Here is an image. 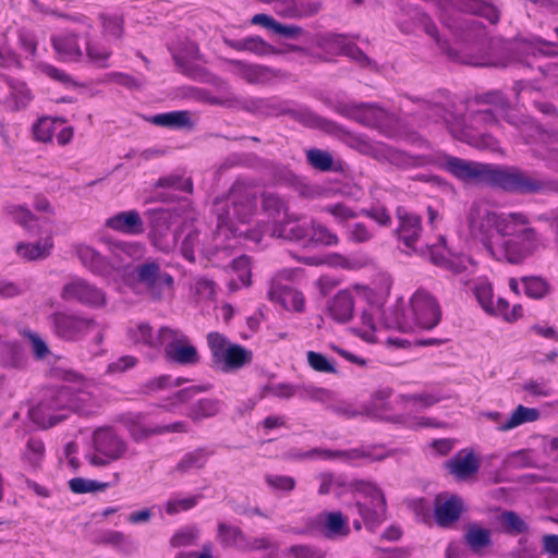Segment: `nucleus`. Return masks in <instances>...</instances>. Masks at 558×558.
<instances>
[{
  "instance_id": "1",
  "label": "nucleus",
  "mask_w": 558,
  "mask_h": 558,
  "mask_svg": "<svg viewBox=\"0 0 558 558\" xmlns=\"http://www.w3.org/2000/svg\"><path fill=\"white\" fill-rule=\"evenodd\" d=\"M445 167L453 177L469 184H486L519 194H558V179L537 178L514 167L502 168L458 157H448Z\"/></svg>"
},
{
  "instance_id": "2",
  "label": "nucleus",
  "mask_w": 558,
  "mask_h": 558,
  "mask_svg": "<svg viewBox=\"0 0 558 558\" xmlns=\"http://www.w3.org/2000/svg\"><path fill=\"white\" fill-rule=\"evenodd\" d=\"M78 398L68 387L49 389L37 408L34 415L43 427L48 428L65 420L69 412L80 411Z\"/></svg>"
},
{
  "instance_id": "3",
  "label": "nucleus",
  "mask_w": 558,
  "mask_h": 558,
  "mask_svg": "<svg viewBox=\"0 0 558 558\" xmlns=\"http://www.w3.org/2000/svg\"><path fill=\"white\" fill-rule=\"evenodd\" d=\"M52 333L66 342H78L98 328L93 316L71 312L56 311L48 317Z\"/></svg>"
},
{
  "instance_id": "4",
  "label": "nucleus",
  "mask_w": 558,
  "mask_h": 558,
  "mask_svg": "<svg viewBox=\"0 0 558 558\" xmlns=\"http://www.w3.org/2000/svg\"><path fill=\"white\" fill-rule=\"evenodd\" d=\"M352 485L354 486V492L361 494L366 499L365 501H356L357 512L365 525L374 530L386 520L387 504L385 495L373 483L354 481Z\"/></svg>"
},
{
  "instance_id": "5",
  "label": "nucleus",
  "mask_w": 558,
  "mask_h": 558,
  "mask_svg": "<svg viewBox=\"0 0 558 558\" xmlns=\"http://www.w3.org/2000/svg\"><path fill=\"white\" fill-rule=\"evenodd\" d=\"M502 213L493 211L487 205L474 203L469 211V228L471 234L478 239L486 251L495 258L497 247L492 243L494 231L499 234V223Z\"/></svg>"
},
{
  "instance_id": "6",
  "label": "nucleus",
  "mask_w": 558,
  "mask_h": 558,
  "mask_svg": "<svg viewBox=\"0 0 558 558\" xmlns=\"http://www.w3.org/2000/svg\"><path fill=\"white\" fill-rule=\"evenodd\" d=\"M94 453L88 461L95 466H105L124 457L128 450L126 441L111 428H98L93 434Z\"/></svg>"
},
{
  "instance_id": "7",
  "label": "nucleus",
  "mask_w": 558,
  "mask_h": 558,
  "mask_svg": "<svg viewBox=\"0 0 558 558\" xmlns=\"http://www.w3.org/2000/svg\"><path fill=\"white\" fill-rule=\"evenodd\" d=\"M218 227L232 228L235 221L245 223L253 216L255 199L241 185H233L230 190L225 208H217Z\"/></svg>"
},
{
  "instance_id": "8",
  "label": "nucleus",
  "mask_w": 558,
  "mask_h": 558,
  "mask_svg": "<svg viewBox=\"0 0 558 558\" xmlns=\"http://www.w3.org/2000/svg\"><path fill=\"white\" fill-rule=\"evenodd\" d=\"M160 338L163 341L167 360L180 365H195L199 362V354L190 338L179 329L170 327L160 328Z\"/></svg>"
},
{
  "instance_id": "9",
  "label": "nucleus",
  "mask_w": 558,
  "mask_h": 558,
  "mask_svg": "<svg viewBox=\"0 0 558 558\" xmlns=\"http://www.w3.org/2000/svg\"><path fill=\"white\" fill-rule=\"evenodd\" d=\"M515 238L504 239L497 247L496 259L510 264H521L532 256L542 245V239L535 228Z\"/></svg>"
},
{
  "instance_id": "10",
  "label": "nucleus",
  "mask_w": 558,
  "mask_h": 558,
  "mask_svg": "<svg viewBox=\"0 0 558 558\" xmlns=\"http://www.w3.org/2000/svg\"><path fill=\"white\" fill-rule=\"evenodd\" d=\"M414 323L422 329H433L441 318V310L436 299L426 290L418 289L410 301Z\"/></svg>"
},
{
  "instance_id": "11",
  "label": "nucleus",
  "mask_w": 558,
  "mask_h": 558,
  "mask_svg": "<svg viewBox=\"0 0 558 558\" xmlns=\"http://www.w3.org/2000/svg\"><path fill=\"white\" fill-rule=\"evenodd\" d=\"M60 296L63 301L77 302L93 308H99L106 304L105 293L82 278H75L65 283Z\"/></svg>"
},
{
  "instance_id": "12",
  "label": "nucleus",
  "mask_w": 558,
  "mask_h": 558,
  "mask_svg": "<svg viewBox=\"0 0 558 558\" xmlns=\"http://www.w3.org/2000/svg\"><path fill=\"white\" fill-rule=\"evenodd\" d=\"M136 280L145 286L147 292L155 300H160L163 290L171 289L173 286V277L161 271L160 265L156 260H149L138 265L135 269Z\"/></svg>"
},
{
  "instance_id": "13",
  "label": "nucleus",
  "mask_w": 558,
  "mask_h": 558,
  "mask_svg": "<svg viewBox=\"0 0 558 558\" xmlns=\"http://www.w3.org/2000/svg\"><path fill=\"white\" fill-rule=\"evenodd\" d=\"M333 110L362 125L372 128L379 126L386 117L383 109L368 104L337 101L333 105Z\"/></svg>"
},
{
  "instance_id": "14",
  "label": "nucleus",
  "mask_w": 558,
  "mask_h": 558,
  "mask_svg": "<svg viewBox=\"0 0 558 558\" xmlns=\"http://www.w3.org/2000/svg\"><path fill=\"white\" fill-rule=\"evenodd\" d=\"M444 24L448 29H450L452 35L462 43L475 44L486 37L485 26L475 20L447 17L444 20Z\"/></svg>"
},
{
  "instance_id": "15",
  "label": "nucleus",
  "mask_w": 558,
  "mask_h": 558,
  "mask_svg": "<svg viewBox=\"0 0 558 558\" xmlns=\"http://www.w3.org/2000/svg\"><path fill=\"white\" fill-rule=\"evenodd\" d=\"M397 218L399 221L396 229V235L407 248L415 251V245L422 233V219L413 213H409L403 208L397 209Z\"/></svg>"
},
{
  "instance_id": "16",
  "label": "nucleus",
  "mask_w": 558,
  "mask_h": 558,
  "mask_svg": "<svg viewBox=\"0 0 558 558\" xmlns=\"http://www.w3.org/2000/svg\"><path fill=\"white\" fill-rule=\"evenodd\" d=\"M449 473L458 481H465L480 470V460L473 451L461 450L445 463Z\"/></svg>"
},
{
  "instance_id": "17",
  "label": "nucleus",
  "mask_w": 558,
  "mask_h": 558,
  "mask_svg": "<svg viewBox=\"0 0 558 558\" xmlns=\"http://www.w3.org/2000/svg\"><path fill=\"white\" fill-rule=\"evenodd\" d=\"M463 512V502L460 497L453 495L446 500L440 496L435 499L434 515L435 521L440 527L452 526Z\"/></svg>"
},
{
  "instance_id": "18",
  "label": "nucleus",
  "mask_w": 558,
  "mask_h": 558,
  "mask_svg": "<svg viewBox=\"0 0 558 558\" xmlns=\"http://www.w3.org/2000/svg\"><path fill=\"white\" fill-rule=\"evenodd\" d=\"M452 5L463 13L486 19L496 24L500 19V10L492 0H450Z\"/></svg>"
},
{
  "instance_id": "19",
  "label": "nucleus",
  "mask_w": 558,
  "mask_h": 558,
  "mask_svg": "<svg viewBox=\"0 0 558 558\" xmlns=\"http://www.w3.org/2000/svg\"><path fill=\"white\" fill-rule=\"evenodd\" d=\"M56 52L62 60L80 62L84 59V51L80 45V37L74 33L53 36L51 39Z\"/></svg>"
},
{
  "instance_id": "20",
  "label": "nucleus",
  "mask_w": 558,
  "mask_h": 558,
  "mask_svg": "<svg viewBox=\"0 0 558 558\" xmlns=\"http://www.w3.org/2000/svg\"><path fill=\"white\" fill-rule=\"evenodd\" d=\"M379 161H388L400 169H411L424 167L428 163V158L422 155H410L405 151L397 150L386 144H383Z\"/></svg>"
},
{
  "instance_id": "21",
  "label": "nucleus",
  "mask_w": 558,
  "mask_h": 558,
  "mask_svg": "<svg viewBox=\"0 0 558 558\" xmlns=\"http://www.w3.org/2000/svg\"><path fill=\"white\" fill-rule=\"evenodd\" d=\"M105 226L125 234H141L144 232V222L136 210L118 213L108 218Z\"/></svg>"
},
{
  "instance_id": "22",
  "label": "nucleus",
  "mask_w": 558,
  "mask_h": 558,
  "mask_svg": "<svg viewBox=\"0 0 558 558\" xmlns=\"http://www.w3.org/2000/svg\"><path fill=\"white\" fill-rule=\"evenodd\" d=\"M84 57L88 64L97 69L110 66L112 50L108 46L93 38L89 34L84 36Z\"/></svg>"
},
{
  "instance_id": "23",
  "label": "nucleus",
  "mask_w": 558,
  "mask_h": 558,
  "mask_svg": "<svg viewBox=\"0 0 558 558\" xmlns=\"http://www.w3.org/2000/svg\"><path fill=\"white\" fill-rule=\"evenodd\" d=\"M534 228L530 217L521 211L502 213L499 223V235L504 239L525 235V231Z\"/></svg>"
},
{
  "instance_id": "24",
  "label": "nucleus",
  "mask_w": 558,
  "mask_h": 558,
  "mask_svg": "<svg viewBox=\"0 0 558 558\" xmlns=\"http://www.w3.org/2000/svg\"><path fill=\"white\" fill-rule=\"evenodd\" d=\"M268 296L271 301L280 303L286 310L294 312L304 311L305 301L303 294L291 287L272 282Z\"/></svg>"
},
{
  "instance_id": "25",
  "label": "nucleus",
  "mask_w": 558,
  "mask_h": 558,
  "mask_svg": "<svg viewBox=\"0 0 558 558\" xmlns=\"http://www.w3.org/2000/svg\"><path fill=\"white\" fill-rule=\"evenodd\" d=\"M328 315L340 324L350 322L354 313V299L351 292L339 291L329 302Z\"/></svg>"
},
{
  "instance_id": "26",
  "label": "nucleus",
  "mask_w": 558,
  "mask_h": 558,
  "mask_svg": "<svg viewBox=\"0 0 558 558\" xmlns=\"http://www.w3.org/2000/svg\"><path fill=\"white\" fill-rule=\"evenodd\" d=\"M76 254L81 263L94 274L109 276V264L106 255L100 254L94 247L88 245H78Z\"/></svg>"
},
{
  "instance_id": "27",
  "label": "nucleus",
  "mask_w": 558,
  "mask_h": 558,
  "mask_svg": "<svg viewBox=\"0 0 558 558\" xmlns=\"http://www.w3.org/2000/svg\"><path fill=\"white\" fill-rule=\"evenodd\" d=\"M464 543L476 555H483L484 550L493 545L492 531L471 523L464 533Z\"/></svg>"
},
{
  "instance_id": "28",
  "label": "nucleus",
  "mask_w": 558,
  "mask_h": 558,
  "mask_svg": "<svg viewBox=\"0 0 558 558\" xmlns=\"http://www.w3.org/2000/svg\"><path fill=\"white\" fill-rule=\"evenodd\" d=\"M253 360L252 351L242 347L241 344H229L220 357L222 363V369L225 372L240 369L243 366L250 364Z\"/></svg>"
},
{
  "instance_id": "29",
  "label": "nucleus",
  "mask_w": 558,
  "mask_h": 558,
  "mask_svg": "<svg viewBox=\"0 0 558 558\" xmlns=\"http://www.w3.org/2000/svg\"><path fill=\"white\" fill-rule=\"evenodd\" d=\"M305 155L307 163L315 170L338 173L344 170L343 162L340 160L335 161L332 155L327 150L311 148L306 150Z\"/></svg>"
},
{
  "instance_id": "30",
  "label": "nucleus",
  "mask_w": 558,
  "mask_h": 558,
  "mask_svg": "<svg viewBox=\"0 0 558 558\" xmlns=\"http://www.w3.org/2000/svg\"><path fill=\"white\" fill-rule=\"evenodd\" d=\"M316 452H324L325 459H342L348 462L356 460L380 461L385 458L384 454H376L374 448L361 447L350 450H316Z\"/></svg>"
},
{
  "instance_id": "31",
  "label": "nucleus",
  "mask_w": 558,
  "mask_h": 558,
  "mask_svg": "<svg viewBox=\"0 0 558 558\" xmlns=\"http://www.w3.org/2000/svg\"><path fill=\"white\" fill-rule=\"evenodd\" d=\"M168 218L169 215L166 211L160 210L155 214V219L153 222V243L161 251H169L174 246L177 242L175 234L172 235L171 241L163 240V238L167 235V232L170 230Z\"/></svg>"
},
{
  "instance_id": "32",
  "label": "nucleus",
  "mask_w": 558,
  "mask_h": 558,
  "mask_svg": "<svg viewBox=\"0 0 558 558\" xmlns=\"http://www.w3.org/2000/svg\"><path fill=\"white\" fill-rule=\"evenodd\" d=\"M319 519L324 535L328 538L347 536L350 533L348 522L341 512L322 513Z\"/></svg>"
},
{
  "instance_id": "33",
  "label": "nucleus",
  "mask_w": 558,
  "mask_h": 558,
  "mask_svg": "<svg viewBox=\"0 0 558 558\" xmlns=\"http://www.w3.org/2000/svg\"><path fill=\"white\" fill-rule=\"evenodd\" d=\"M128 338L133 344H143L148 348H159L163 341L160 338V329L158 335H153L151 327L146 323H140L128 329Z\"/></svg>"
},
{
  "instance_id": "34",
  "label": "nucleus",
  "mask_w": 558,
  "mask_h": 558,
  "mask_svg": "<svg viewBox=\"0 0 558 558\" xmlns=\"http://www.w3.org/2000/svg\"><path fill=\"white\" fill-rule=\"evenodd\" d=\"M148 121L155 125L169 129L191 128V117L189 111H170L150 117Z\"/></svg>"
},
{
  "instance_id": "35",
  "label": "nucleus",
  "mask_w": 558,
  "mask_h": 558,
  "mask_svg": "<svg viewBox=\"0 0 558 558\" xmlns=\"http://www.w3.org/2000/svg\"><path fill=\"white\" fill-rule=\"evenodd\" d=\"M343 141L348 146L365 156H369L377 160L379 156H383L380 154V149L384 143L372 142L365 136L355 135L349 132L344 133Z\"/></svg>"
},
{
  "instance_id": "36",
  "label": "nucleus",
  "mask_w": 558,
  "mask_h": 558,
  "mask_svg": "<svg viewBox=\"0 0 558 558\" xmlns=\"http://www.w3.org/2000/svg\"><path fill=\"white\" fill-rule=\"evenodd\" d=\"M53 243L50 239H46L43 243L35 244L20 242L16 244V254L26 260L44 259L50 255Z\"/></svg>"
},
{
  "instance_id": "37",
  "label": "nucleus",
  "mask_w": 558,
  "mask_h": 558,
  "mask_svg": "<svg viewBox=\"0 0 558 558\" xmlns=\"http://www.w3.org/2000/svg\"><path fill=\"white\" fill-rule=\"evenodd\" d=\"M210 454L211 452L205 448H197L193 451L186 452L177 463L174 471L184 474L193 469H203Z\"/></svg>"
},
{
  "instance_id": "38",
  "label": "nucleus",
  "mask_w": 558,
  "mask_h": 558,
  "mask_svg": "<svg viewBox=\"0 0 558 558\" xmlns=\"http://www.w3.org/2000/svg\"><path fill=\"white\" fill-rule=\"evenodd\" d=\"M539 418V411L534 408H526L524 405H518L512 412L511 416L500 426L499 430L506 432L518 427L524 423L535 422Z\"/></svg>"
},
{
  "instance_id": "39",
  "label": "nucleus",
  "mask_w": 558,
  "mask_h": 558,
  "mask_svg": "<svg viewBox=\"0 0 558 558\" xmlns=\"http://www.w3.org/2000/svg\"><path fill=\"white\" fill-rule=\"evenodd\" d=\"M125 426L132 439L136 442L143 441L154 435H159L158 425L149 426L145 423L143 415H136L125 421Z\"/></svg>"
},
{
  "instance_id": "40",
  "label": "nucleus",
  "mask_w": 558,
  "mask_h": 558,
  "mask_svg": "<svg viewBox=\"0 0 558 558\" xmlns=\"http://www.w3.org/2000/svg\"><path fill=\"white\" fill-rule=\"evenodd\" d=\"M318 478L320 481L318 488L320 495H328L330 493L341 495L348 488L354 490V486L352 485L354 482L345 483L341 475L337 476L333 473H322Z\"/></svg>"
},
{
  "instance_id": "41",
  "label": "nucleus",
  "mask_w": 558,
  "mask_h": 558,
  "mask_svg": "<svg viewBox=\"0 0 558 558\" xmlns=\"http://www.w3.org/2000/svg\"><path fill=\"white\" fill-rule=\"evenodd\" d=\"M231 64L234 66L236 74L250 84H259L267 78L268 69L256 64H246L242 61L233 60Z\"/></svg>"
},
{
  "instance_id": "42",
  "label": "nucleus",
  "mask_w": 558,
  "mask_h": 558,
  "mask_svg": "<svg viewBox=\"0 0 558 558\" xmlns=\"http://www.w3.org/2000/svg\"><path fill=\"white\" fill-rule=\"evenodd\" d=\"M218 538L223 546L236 547L241 550L246 546L244 533L238 526L226 523L218 524Z\"/></svg>"
},
{
  "instance_id": "43",
  "label": "nucleus",
  "mask_w": 558,
  "mask_h": 558,
  "mask_svg": "<svg viewBox=\"0 0 558 558\" xmlns=\"http://www.w3.org/2000/svg\"><path fill=\"white\" fill-rule=\"evenodd\" d=\"M102 242L107 246V258L109 264L110 275L113 271H119L126 267L123 250V241H116L112 239H104Z\"/></svg>"
},
{
  "instance_id": "44",
  "label": "nucleus",
  "mask_w": 558,
  "mask_h": 558,
  "mask_svg": "<svg viewBox=\"0 0 558 558\" xmlns=\"http://www.w3.org/2000/svg\"><path fill=\"white\" fill-rule=\"evenodd\" d=\"M270 235L272 238L284 239L290 241H301L307 236V230L296 223L290 221L286 223H277L271 228Z\"/></svg>"
},
{
  "instance_id": "45",
  "label": "nucleus",
  "mask_w": 558,
  "mask_h": 558,
  "mask_svg": "<svg viewBox=\"0 0 558 558\" xmlns=\"http://www.w3.org/2000/svg\"><path fill=\"white\" fill-rule=\"evenodd\" d=\"M99 21L105 36L112 37L117 40L124 35V19L117 14H99Z\"/></svg>"
},
{
  "instance_id": "46",
  "label": "nucleus",
  "mask_w": 558,
  "mask_h": 558,
  "mask_svg": "<svg viewBox=\"0 0 558 558\" xmlns=\"http://www.w3.org/2000/svg\"><path fill=\"white\" fill-rule=\"evenodd\" d=\"M499 521L507 534L519 535L529 532V524L514 511H504Z\"/></svg>"
},
{
  "instance_id": "47",
  "label": "nucleus",
  "mask_w": 558,
  "mask_h": 558,
  "mask_svg": "<svg viewBox=\"0 0 558 558\" xmlns=\"http://www.w3.org/2000/svg\"><path fill=\"white\" fill-rule=\"evenodd\" d=\"M522 282L525 294L531 299H543L549 292V284L542 277H523Z\"/></svg>"
},
{
  "instance_id": "48",
  "label": "nucleus",
  "mask_w": 558,
  "mask_h": 558,
  "mask_svg": "<svg viewBox=\"0 0 558 558\" xmlns=\"http://www.w3.org/2000/svg\"><path fill=\"white\" fill-rule=\"evenodd\" d=\"M267 110H271L275 112L290 111V113H288L289 116L310 126H322L323 123L325 122L322 118L308 111L296 112L291 109H282L278 105H276L271 99H268Z\"/></svg>"
},
{
  "instance_id": "49",
  "label": "nucleus",
  "mask_w": 558,
  "mask_h": 558,
  "mask_svg": "<svg viewBox=\"0 0 558 558\" xmlns=\"http://www.w3.org/2000/svg\"><path fill=\"white\" fill-rule=\"evenodd\" d=\"M3 355L5 362L12 367L19 368L26 363V355L22 344L17 342H7L3 345Z\"/></svg>"
},
{
  "instance_id": "50",
  "label": "nucleus",
  "mask_w": 558,
  "mask_h": 558,
  "mask_svg": "<svg viewBox=\"0 0 558 558\" xmlns=\"http://www.w3.org/2000/svg\"><path fill=\"white\" fill-rule=\"evenodd\" d=\"M424 110L426 118L436 123L444 122L449 126L456 120V116L439 104L424 102Z\"/></svg>"
},
{
  "instance_id": "51",
  "label": "nucleus",
  "mask_w": 558,
  "mask_h": 558,
  "mask_svg": "<svg viewBox=\"0 0 558 558\" xmlns=\"http://www.w3.org/2000/svg\"><path fill=\"white\" fill-rule=\"evenodd\" d=\"M262 207L270 217H277L287 209L284 201L275 193L265 192L262 194Z\"/></svg>"
},
{
  "instance_id": "52",
  "label": "nucleus",
  "mask_w": 558,
  "mask_h": 558,
  "mask_svg": "<svg viewBox=\"0 0 558 558\" xmlns=\"http://www.w3.org/2000/svg\"><path fill=\"white\" fill-rule=\"evenodd\" d=\"M198 496L173 497L166 505L165 510L169 515H174L181 511H187L197 505Z\"/></svg>"
},
{
  "instance_id": "53",
  "label": "nucleus",
  "mask_w": 558,
  "mask_h": 558,
  "mask_svg": "<svg viewBox=\"0 0 558 558\" xmlns=\"http://www.w3.org/2000/svg\"><path fill=\"white\" fill-rule=\"evenodd\" d=\"M311 242L320 245H336L338 243V236L328 230L325 226L317 222H312V235Z\"/></svg>"
},
{
  "instance_id": "54",
  "label": "nucleus",
  "mask_w": 558,
  "mask_h": 558,
  "mask_svg": "<svg viewBox=\"0 0 558 558\" xmlns=\"http://www.w3.org/2000/svg\"><path fill=\"white\" fill-rule=\"evenodd\" d=\"M156 186L170 187L186 193H191L193 190V183L191 179H183L179 174H170L167 177L159 178L156 183Z\"/></svg>"
},
{
  "instance_id": "55",
  "label": "nucleus",
  "mask_w": 558,
  "mask_h": 558,
  "mask_svg": "<svg viewBox=\"0 0 558 558\" xmlns=\"http://www.w3.org/2000/svg\"><path fill=\"white\" fill-rule=\"evenodd\" d=\"M70 489L75 494H85L98 490H105L108 483H100L93 480H85L82 477L72 478L69 482Z\"/></svg>"
},
{
  "instance_id": "56",
  "label": "nucleus",
  "mask_w": 558,
  "mask_h": 558,
  "mask_svg": "<svg viewBox=\"0 0 558 558\" xmlns=\"http://www.w3.org/2000/svg\"><path fill=\"white\" fill-rule=\"evenodd\" d=\"M56 131V121L50 118H40L33 126L35 140L39 142H50Z\"/></svg>"
},
{
  "instance_id": "57",
  "label": "nucleus",
  "mask_w": 558,
  "mask_h": 558,
  "mask_svg": "<svg viewBox=\"0 0 558 558\" xmlns=\"http://www.w3.org/2000/svg\"><path fill=\"white\" fill-rule=\"evenodd\" d=\"M323 210L330 214L335 220L342 226H344L348 220L355 219L359 216L357 213L343 203L328 205Z\"/></svg>"
},
{
  "instance_id": "58",
  "label": "nucleus",
  "mask_w": 558,
  "mask_h": 558,
  "mask_svg": "<svg viewBox=\"0 0 558 558\" xmlns=\"http://www.w3.org/2000/svg\"><path fill=\"white\" fill-rule=\"evenodd\" d=\"M218 412V403L210 399H202L195 403L190 413V417L198 421L204 417L213 416Z\"/></svg>"
},
{
  "instance_id": "59",
  "label": "nucleus",
  "mask_w": 558,
  "mask_h": 558,
  "mask_svg": "<svg viewBox=\"0 0 558 558\" xmlns=\"http://www.w3.org/2000/svg\"><path fill=\"white\" fill-rule=\"evenodd\" d=\"M308 365L316 372L336 374L333 364L322 353L308 351L306 354Z\"/></svg>"
},
{
  "instance_id": "60",
  "label": "nucleus",
  "mask_w": 558,
  "mask_h": 558,
  "mask_svg": "<svg viewBox=\"0 0 558 558\" xmlns=\"http://www.w3.org/2000/svg\"><path fill=\"white\" fill-rule=\"evenodd\" d=\"M290 558H324L325 551L312 545H293L287 549Z\"/></svg>"
},
{
  "instance_id": "61",
  "label": "nucleus",
  "mask_w": 558,
  "mask_h": 558,
  "mask_svg": "<svg viewBox=\"0 0 558 558\" xmlns=\"http://www.w3.org/2000/svg\"><path fill=\"white\" fill-rule=\"evenodd\" d=\"M347 235L351 242L366 243L374 238V232L363 222H356L348 229Z\"/></svg>"
},
{
  "instance_id": "62",
  "label": "nucleus",
  "mask_w": 558,
  "mask_h": 558,
  "mask_svg": "<svg viewBox=\"0 0 558 558\" xmlns=\"http://www.w3.org/2000/svg\"><path fill=\"white\" fill-rule=\"evenodd\" d=\"M207 342L211 351L214 361L216 363H219L220 357L222 356L228 347L227 338L219 332H209L207 335Z\"/></svg>"
},
{
  "instance_id": "63",
  "label": "nucleus",
  "mask_w": 558,
  "mask_h": 558,
  "mask_svg": "<svg viewBox=\"0 0 558 558\" xmlns=\"http://www.w3.org/2000/svg\"><path fill=\"white\" fill-rule=\"evenodd\" d=\"M475 296L486 313L494 312L493 288L489 283L477 284L474 289Z\"/></svg>"
},
{
  "instance_id": "64",
  "label": "nucleus",
  "mask_w": 558,
  "mask_h": 558,
  "mask_svg": "<svg viewBox=\"0 0 558 558\" xmlns=\"http://www.w3.org/2000/svg\"><path fill=\"white\" fill-rule=\"evenodd\" d=\"M231 269L238 275V279L243 286L251 283L250 259L246 256H240L232 260Z\"/></svg>"
}]
</instances>
